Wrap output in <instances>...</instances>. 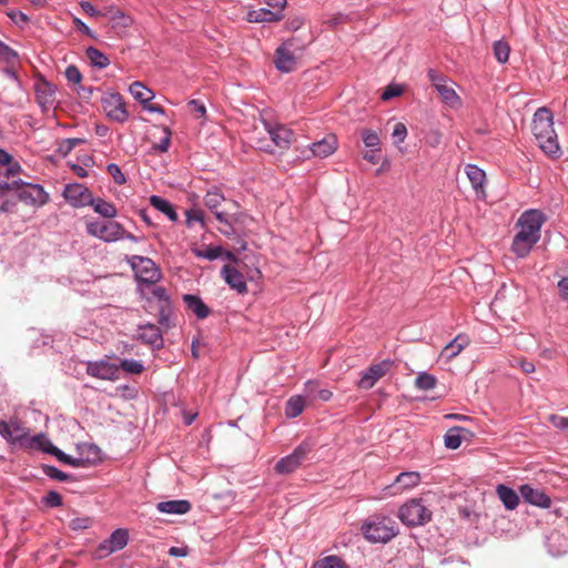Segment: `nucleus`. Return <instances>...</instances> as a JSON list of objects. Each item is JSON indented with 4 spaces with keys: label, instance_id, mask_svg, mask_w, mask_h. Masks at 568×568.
Instances as JSON below:
<instances>
[{
    "label": "nucleus",
    "instance_id": "b1692460",
    "mask_svg": "<svg viewBox=\"0 0 568 568\" xmlns=\"http://www.w3.org/2000/svg\"><path fill=\"white\" fill-rule=\"evenodd\" d=\"M183 301L187 310L194 313L197 318L204 320L209 316L210 310L199 296L185 294Z\"/></svg>",
    "mask_w": 568,
    "mask_h": 568
},
{
    "label": "nucleus",
    "instance_id": "ddd939ff",
    "mask_svg": "<svg viewBox=\"0 0 568 568\" xmlns=\"http://www.w3.org/2000/svg\"><path fill=\"white\" fill-rule=\"evenodd\" d=\"M103 109L106 115L118 122L126 121L129 113L123 98L119 93H111L103 99Z\"/></svg>",
    "mask_w": 568,
    "mask_h": 568
},
{
    "label": "nucleus",
    "instance_id": "79ce46f5",
    "mask_svg": "<svg viewBox=\"0 0 568 568\" xmlns=\"http://www.w3.org/2000/svg\"><path fill=\"white\" fill-rule=\"evenodd\" d=\"M415 385L422 390H429L436 386V378L428 373H420L416 377Z\"/></svg>",
    "mask_w": 568,
    "mask_h": 568
},
{
    "label": "nucleus",
    "instance_id": "37998d69",
    "mask_svg": "<svg viewBox=\"0 0 568 568\" xmlns=\"http://www.w3.org/2000/svg\"><path fill=\"white\" fill-rule=\"evenodd\" d=\"M49 454L55 456L60 462H63L68 465L79 467L82 465V459L72 458L71 456L64 454L55 446H50Z\"/></svg>",
    "mask_w": 568,
    "mask_h": 568
},
{
    "label": "nucleus",
    "instance_id": "ea45409f",
    "mask_svg": "<svg viewBox=\"0 0 568 568\" xmlns=\"http://www.w3.org/2000/svg\"><path fill=\"white\" fill-rule=\"evenodd\" d=\"M493 51L496 60L499 63H505L508 61L510 47L506 41L499 40L494 42Z\"/></svg>",
    "mask_w": 568,
    "mask_h": 568
},
{
    "label": "nucleus",
    "instance_id": "f03ea898",
    "mask_svg": "<svg viewBox=\"0 0 568 568\" xmlns=\"http://www.w3.org/2000/svg\"><path fill=\"white\" fill-rule=\"evenodd\" d=\"M205 206L212 211L220 223L240 221L237 202L226 199L217 187L209 190L204 196Z\"/></svg>",
    "mask_w": 568,
    "mask_h": 568
},
{
    "label": "nucleus",
    "instance_id": "5701e85b",
    "mask_svg": "<svg viewBox=\"0 0 568 568\" xmlns=\"http://www.w3.org/2000/svg\"><path fill=\"white\" fill-rule=\"evenodd\" d=\"M537 242L538 241L518 232L514 237L511 250L516 256L526 257Z\"/></svg>",
    "mask_w": 568,
    "mask_h": 568
},
{
    "label": "nucleus",
    "instance_id": "2eb2a0df",
    "mask_svg": "<svg viewBox=\"0 0 568 568\" xmlns=\"http://www.w3.org/2000/svg\"><path fill=\"white\" fill-rule=\"evenodd\" d=\"M293 41L288 40L275 51V67L283 72H291L295 69L297 57L292 51Z\"/></svg>",
    "mask_w": 568,
    "mask_h": 568
},
{
    "label": "nucleus",
    "instance_id": "39448f33",
    "mask_svg": "<svg viewBox=\"0 0 568 568\" xmlns=\"http://www.w3.org/2000/svg\"><path fill=\"white\" fill-rule=\"evenodd\" d=\"M87 233L104 242H115L123 239L124 227L115 221H89L85 224Z\"/></svg>",
    "mask_w": 568,
    "mask_h": 568
},
{
    "label": "nucleus",
    "instance_id": "8fccbe9b",
    "mask_svg": "<svg viewBox=\"0 0 568 568\" xmlns=\"http://www.w3.org/2000/svg\"><path fill=\"white\" fill-rule=\"evenodd\" d=\"M108 173L113 178L114 182L119 185H122L126 182L125 175L119 168V165L111 163L108 165Z\"/></svg>",
    "mask_w": 568,
    "mask_h": 568
},
{
    "label": "nucleus",
    "instance_id": "bf43d9fd",
    "mask_svg": "<svg viewBox=\"0 0 568 568\" xmlns=\"http://www.w3.org/2000/svg\"><path fill=\"white\" fill-rule=\"evenodd\" d=\"M44 501L50 507H59L62 505V497L57 491H49L44 497Z\"/></svg>",
    "mask_w": 568,
    "mask_h": 568
},
{
    "label": "nucleus",
    "instance_id": "3c124183",
    "mask_svg": "<svg viewBox=\"0 0 568 568\" xmlns=\"http://www.w3.org/2000/svg\"><path fill=\"white\" fill-rule=\"evenodd\" d=\"M64 74H65V78H67L69 83H72V84H80L81 83L82 74H81L80 70L75 65H69L65 69Z\"/></svg>",
    "mask_w": 568,
    "mask_h": 568
},
{
    "label": "nucleus",
    "instance_id": "58836bf2",
    "mask_svg": "<svg viewBox=\"0 0 568 568\" xmlns=\"http://www.w3.org/2000/svg\"><path fill=\"white\" fill-rule=\"evenodd\" d=\"M192 252L196 257L214 261L223 255V248L220 246H207L204 250L193 248Z\"/></svg>",
    "mask_w": 568,
    "mask_h": 568
},
{
    "label": "nucleus",
    "instance_id": "7ed1b4c3",
    "mask_svg": "<svg viewBox=\"0 0 568 568\" xmlns=\"http://www.w3.org/2000/svg\"><path fill=\"white\" fill-rule=\"evenodd\" d=\"M364 537L371 542H387L398 532L395 520L385 516H373L362 526Z\"/></svg>",
    "mask_w": 568,
    "mask_h": 568
},
{
    "label": "nucleus",
    "instance_id": "e2e57ef3",
    "mask_svg": "<svg viewBox=\"0 0 568 568\" xmlns=\"http://www.w3.org/2000/svg\"><path fill=\"white\" fill-rule=\"evenodd\" d=\"M265 3L268 9L280 13H283L287 4L286 0H265Z\"/></svg>",
    "mask_w": 568,
    "mask_h": 568
},
{
    "label": "nucleus",
    "instance_id": "393cba45",
    "mask_svg": "<svg viewBox=\"0 0 568 568\" xmlns=\"http://www.w3.org/2000/svg\"><path fill=\"white\" fill-rule=\"evenodd\" d=\"M158 510L165 514L184 515L190 511L191 504L187 500L161 501L156 506Z\"/></svg>",
    "mask_w": 568,
    "mask_h": 568
},
{
    "label": "nucleus",
    "instance_id": "9b49d317",
    "mask_svg": "<svg viewBox=\"0 0 568 568\" xmlns=\"http://www.w3.org/2000/svg\"><path fill=\"white\" fill-rule=\"evenodd\" d=\"M394 363L389 359L382 361L377 364L371 365L367 371H365L358 382V387L363 389L372 388L377 381L384 377L389 369L393 367Z\"/></svg>",
    "mask_w": 568,
    "mask_h": 568
},
{
    "label": "nucleus",
    "instance_id": "412c9836",
    "mask_svg": "<svg viewBox=\"0 0 568 568\" xmlns=\"http://www.w3.org/2000/svg\"><path fill=\"white\" fill-rule=\"evenodd\" d=\"M267 133L275 144L280 149H287L292 142L293 132L284 125L271 126L266 124Z\"/></svg>",
    "mask_w": 568,
    "mask_h": 568
},
{
    "label": "nucleus",
    "instance_id": "864d4df0",
    "mask_svg": "<svg viewBox=\"0 0 568 568\" xmlns=\"http://www.w3.org/2000/svg\"><path fill=\"white\" fill-rule=\"evenodd\" d=\"M189 111L197 119L203 118L206 113L204 104L197 100H191L187 103Z\"/></svg>",
    "mask_w": 568,
    "mask_h": 568
},
{
    "label": "nucleus",
    "instance_id": "69168bd1",
    "mask_svg": "<svg viewBox=\"0 0 568 568\" xmlns=\"http://www.w3.org/2000/svg\"><path fill=\"white\" fill-rule=\"evenodd\" d=\"M24 183L21 180H11V182H0V191L18 190Z\"/></svg>",
    "mask_w": 568,
    "mask_h": 568
},
{
    "label": "nucleus",
    "instance_id": "49530a36",
    "mask_svg": "<svg viewBox=\"0 0 568 568\" xmlns=\"http://www.w3.org/2000/svg\"><path fill=\"white\" fill-rule=\"evenodd\" d=\"M162 136L158 143L153 144V149L158 152H166L171 144V131L168 128L162 129Z\"/></svg>",
    "mask_w": 568,
    "mask_h": 568
},
{
    "label": "nucleus",
    "instance_id": "72a5a7b5",
    "mask_svg": "<svg viewBox=\"0 0 568 568\" xmlns=\"http://www.w3.org/2000/svg\"><path fill=\"white\" fill-rule=\"evenodd\" d=\"M466 432L462 427H453L445 435V446L449 449H457L463 442L462 433Z\"/></svg>",
    "mask_w": 568,
    "mask_h": 568
},
{
    "label": "nucleus",
    "instance_id": "f704fd0d",
    "mask_svg": "<svg viewBox=\"0 0 568 568\" xmlns=\"http://www.w3.org/2000/svg\"><path fill=\"white\" fill-rule=\"evenodd\" d=\"M87 58L91 64L100 69L106 68L110 63L109 58L99 49L90 47L87 49Z\"/></svg>",
    "mask_w": 568,
    "mask_h": 568
},
{
    "label": "nucleus",
    "instance_id": "1a4fd4ad",
    "mask_svg": "<svg viewBox=\"0 0 568 568\" xmlns=\"http://www.w3.org/2000/svg\"><path fill=\"white\" fill-rule=\"evenodd\" d=\"M310 452H311V446L306 443H302L294 449V452L291 455L280 459L276 463L275 470L278 474H283V475L291 474V473L295 471L303 464V462L307 458V455Z\"/></svg>",
    "mask_w": 568,
    "mask_h": 568
},
{
    "label": "nucleus",
    "instance_id": "13d9d810",
    "mask_svg": "<svg viewBox=\"0 0 568 568\" xmlns=\"http://www.w3.org/2000/svg\"><path fill=\"white\" fill-rule=\"evenodd\" d=\"M511 365L519 366L526 374L535 372V365L525 358H514Z\"/></svg>",
    "mask_w": 568,
    "mask_h": 568
},
{
    "label": "nucleus",
    "instance_id": "5fc2aeb1",
    "mask_svg": "<svg viewBox=\"0 0 568 568\" xmlns=\"http://www.w3.org/2000/svg\"><path fill=\"white\" fill-rule=\"evenodd\" d=\"M171 313L170 303L159 304V323L169 326Z\"/></svg>",
    "mask_w": 568,
    "mask_h": 568
},
{
    "label": "nucleus",
    "instance_id": "c756f323",
    "mask_svg": "<svg viewBox=\"0 0 568 568\" xmlns=\"http://www.w3.org/2000/svg\"><path fill=\"white\" fill-rule=\"evenodd\" d=\"M306 406V399L302 395L292 396L285 407V415L288 418H295L300 416Z\"/></svg>",
    "mask_w": 568,
    "mask_h": 568
},
{
    "label": "nucleus",
    "instance_id": "f3484780",
    "mask_svg": "<svg viewBox=\"0 0 568 568\" xmlns=\"http://www.w3.org/2000/svg\"><path fill=\"white\" fill-rule=\"evenodd\" d=\"M519 493L525 501L534 506L540 508H549L551 506L550 497L541 489L534 488L526 484L519 487Z\"/></svg>",
    "mask_w": 568,
    "mask_h": 568
},
{
    "label": "nucleus",
    "instance_id": "680f3d73",
    "mask_svg": "<svg viewBox=\"0 0 568 568\" xmlns=\"http://www.w3.org/2000/svg\"><path fill=\"white\" fill-rule=\"evenodd\" d=\"M186 217H187V224H191L192 221H196V222H201V223L204 222V213L200 209H192V210L187 211Z\"/></svg>",
    "mask_w": 568,
    "mask_h": 568
},
{
    "label": "nucleus",
    "instance_id": "6e6d98bb",
    "mask_svg": "<svg viewBox=\"0 0 568 568\" xmlns=\"http://www.w3.org/2000/svg\"><path fill=\"white\" fill-rule=\"evenodd\" d=\"M393 138L395 139V143H402L407 136L406 125L402 122L395 124L393 133Z\"/></svg>",
    "mask_w": 568,
    "mask_h": 568
},
{
    "label": "nucleus",
    "instance_id": "e433bc0d",
    "mask_svg": "<svg viewBox=\"0 0 568 568\" xmlns=\"http://www.w3.org/2000/svg\"><path fill=\"white\" fill-rule=\"evenodd\" d=\"M129 539V534L125 529H116L109 537V542L112 546L113 551H118L123 549Z\"/></svg>",
    "mask_w": 568,
    "mask_h": 568
},
{
    "label": "nucleus",
    "instance_id": "a211bd4d",
    "mask_svg": "<svg viewBox=\"0 0 568 568\" xmlns=\"http://www.w3.org/2000/svg\"><path fill=\"white\" fill-rule=\"evenodd\" d=\"M338 146V141L335 134H326L322 140L312 143L310 150L314 156L327 158L332 155Z\"/></svg>",
    "mask_w": 568,
    "mask_h": 568
},
{
    "label": "nucleus",
    "instance_id": "f8f14e48",
    "mask_svg": "<svg viewBox=\"0 0 568 568\" xmlns=\"http://www.w3.org/2000/svg\"><path fill=\"white\" fill-rule=\"evenodd\" d=\"M63 196L69 204L74 207L88 206L92 203V193L80 183L68 184L63 191Z\"/></svg>",
    "mask_w": 568,
    "mask_h": 568
},
{
    "label": "nucleus",
    "instance_id": "de8ad7c7",
    "mask_svg": "<svg viewBox=\"0 0 568 568\" xmlns=\"http://www.w3.org/2000/svg\"><path fill=\"white\" fill-rule=\"evenodd\" d=\"M91 525L92 519L89 517H75L69 523V527L74 531L88 529Z\"/></svg>",
    "mask_w": 568,
    "mask_h": 568
},
{
    "label": "nucleus",
    "instance_id": "7c9ffc66",
    "mask_svg": "<svg viewBox=\"0 0 568 568\" xmlns=\"http://www.w3.org/2000/svg\"><path fill=\"white\" fill-rule=\"evenodd\" d=\"M150 203L158 211L164 213L169 217L170 221L174 222L178 220V214H176L175 210L173 209L172 204L169 201H166L165 199L158 196V195H152L150 197Z\"/></svg>",
    "mask_w": 568,
    "mask_h": 568
},
{
    "label": "nucleus",
    "instance_id": "a878e982",
    "mask_svg": "<svg viewBox=\"0 0 568 568\" xmlns=\"http://www.w3.org/2000/svg\"><path fill=\"white\" fill-rule=\"evenodd\" d=\"M496 493L506 509L514 510L518 506L519 496L513 488L500 484L496 487Z\"/></svg>",
    "mask_w": 568,
    "mask_h": 568
},
{
    "label": "nucleus",
    "instance_id": "9d476101",
    "mask_svg": "<svg viewBox=\"0 0 568 568\" xmlns=\"http://www.w3.org/2000/svg\"><path fill=\"white\" fill-rule=\"evenodd\" d=\"M428 78L445 104L452 108H456L460 104V98L455 89L448 84L444 75L436 73L434 70H429Z\"/></svg>",
    "mask_w": 568,
    "mask_h": 568
},
{
    "label": "nucleus",
    "instance_id": "338daca9",
    "mask_svg": "<svg viewBox=\"0 0 568 568\" xmlns=\"http://www.w3.org/2000/svg\"><path fill=\"white\" fill-rule=\"evenodd\" d=\"M81 9L91 17H100L103 16L99 10H97L90 2L82 1L80 3Z\"/></svg>",
    "mask_w": 568,
    "mask_h": 568
},
{
    "label": "nucleus",
    "instance_id": "6e6552de",
    "mask_svg": "<svg viewBox=\"0 0 568 568\" xmlns=\"http://www.w3.org/2000/svg\"><path fill=\"white\" fill-rule=\"evenodd\" d=\"M0 435L11 444L19 443L23 446L28 439L29 429L20 419L13 417L9 420H0Z\"/></svg>",
    "mask_w": 568,
    "mask_h": 568
},
{
    "label": "nucleus",
    "instance_id": "0e129e2a",
    "mask_svg": "<svg viewBox=\"0 0 568 568\" xmlns=\"http://www.w3.org/2000/svg\"><path fill=\"white\" fill-rule=\"evenodd\" d=\"M152 294L154 297L159 300L160 304L170 303L168 292L162 286H156L153 288Z\"/></svg>",
    "mask_w": 568,
    "mask_h": 568
},
{
    "label": "nucleus",
    "instance_id": "aec40b11",
    "mask_svg": "<svg viewBox=\"0 0 568 568\" xmlns=\"http://www.w3.org/2000/svg\"><path fill=\"white\" fill-rule=\"evenodd\" d=\"M221 274L229 286L240 294L247 292V285L242 273L230 264L223 266Z\"/></svg>",
    "mask_w": 568,
    "mask_h": 568
},
{
    "label": "nucleus",
    "instance_id": "0eeeda50",
    "mask_svg": "<svg viewBox=\"0 0 568 568\" xmlns=\"http://www.w3.org/2000/svg\"><path fill=\"white\" fill-rule=\"evenodd\" d=\"M545 222L544 214L538 210H528L524 212L517 221L520 227L519 233L527 235L536 241L540 239V229Z\"/></svg>",
    "mask_w": 568,
    "mask_h": 568
},
{
    "label": "nucleus",
    "instance_id": "20e7f679",
    "mask_svg": "<svg viewBox=\"0 0 568 568\" xmlns=\"http://www.w3.org/2000/svg\"><path fill=\"white\" fill-rule=\"evenodd\" d=\"M398 517L407 526H420L432 519V511L422 499H412L399 508Z\"/></svg>",
    "mask_w": 568,
    "mask_h": 568
},
{
    "label": "nucleus",
    "instance_id": "c9c22d12",
    "mask_svg": "<svg viewBox=\"0 0 568 568\" xmlns=\"http://www.w3.org/2000/svg\"><path fill=\"white\" fill-rule=\"evenodd\" d=\"M420 481V476L416 471L402 473L396 477L395 483L403 489H409L417 486Z\"/></svg>",
    "mask_w": 568,
    "mask_h": 568
},
{
    "label": "nucleus",
    "instance_id": "052dcab7",
    "mask_svg": "<svg viewBox=\"0 0 568 568\" xmlns=\"http://www.w3.org/2000/svg\"><path fill=\"white\" fill-rule=\"evenodd\" d=\"M112 552H114L112 549V546L110 545L109 540L106 539L98 546V548L95 550V556L98 558H105L109 555H111Z\"/></svg>",
    "mask_w": 568,
    "mask_h": 568
},
{
    "label": "nucleus",
    "instance_id": "bb28decb",
    "mask_svg": "<svg viewBox=\"0 0 568 568\" xmlns=\"http://www.w3.org/2000/svg\"><path fill=\"white\" fill-rule=\"evenodd\" d=\"M140 329V338L142 342L153 346L162 345V334L156 325L148 324L142 326Z\"/></svg>",
    "mask_w": 568,
    "mask_h": 568
},
{
    "label": "nucleus",
    "instance_id": "4d7b16f0",
    "mask_svg": "<svg viewBox=\"0 0 568 568\" xmlns=\"http://www.w3.org/2000/svg\"><path fill=\"white\" fill-rule=\"evenodd\" d=\"M318 383L315 382V381H308L306 384H305V396L311 400H315L316 399V394L318 392Z\"/></svg>",
    "mask_w": 568,
    "mask_h": 568
},
{
    "label": "nucleus",
    "instance_id": "774afa93",
    "mask_svg": "<svg viewBox=\"0 0 568 568\" xmlns=\"http://www.w3.org/2000/svg\"><path fill=\"white\" fill-rule=\"evenodd\" d=\"M559 294L564 300H568V277H564L558 282Z\"/></svg>",
    "mask_w": 568,
    "mask_h": 568
},
{
    "label": "nucleus",
    "instance_id": "423d86ee",
    "mask_svg": "<svg viewBox=\"0 0 568 568\" xmlns=\"http://www.w3.org/2000/svg\"><path fill=\"white\" fill-rule=\"evenodd\" d=\"M128 261L139 282L154 284L161 278V272L151 258L133 255Z\"/></svg>",
    "mask_w": 568,
    "mask_h": 568
},
{
    "label": "nucleus",
    "instance_id": "f257e3e1",
    "mask_svg": "<svg viewBox=\"0 0 568 568\" xmlns=\"http://www.w3.org/2000/svg\"><path fill=\"white\" fill-rule=\"evenodd\" d=\"M532 134L540 149L551 158H559L561 151L554 129V116L547 108H539L532 119Z\"/></svg>",
    "mask_w": 568,
    "mask_h": 568
},
{
    "label": "nucleus",
    "instance_id": "2f4dec72",
    "mask_svg": "<svg viewBox=\"0 0 568 568\" xmlns=\"http://www.w3.org/2000/svg\"><path fill=\"white\" fill-rule=\"evenodd\" d=\"M89 205L93 207L94 212L106 219H112L118 213L116 207L103 199H94L92 196V203Z\"/></svg>",
    "mask_w": 568,
    "mask_h": 568
},
{
    "label": "nucleus",
    "instance_id": "4be33fe9",
    "mask_svg": "<svg viewBox=\"0 0 568 568\" xmlns=\"http://www.w3.org/2000/svg\"><path fill=\"white\" fill-rule=\"evenodd\" d=\"M284 18L283 13L275 12L268 8H260L247 12L248 22H277Z\"/></svg>",
    "mask_w": 568,
    "mask_h": 568
},
{
    "label": "nucleus",
    "instance_id": "4c0bfd02",
    "mask_svg": "<svg viewBox=\"0 0 568 568\" xmlns=\"http://www.w3.org/2000/svg\"><path fill=\"white\" fill-rule=\"evenodd\" d=\"M50 446H53L52 443L43 434H39L33 437L28 436V439L23 445V447L28 448L38 447L45 453H49Z\"/></svg>",
    "mask_w": 568,
    "mask_h": 568
},
{
    "label": "nucleus",
    "instance_id": "473e14b6",
    "mask_svg": "<svg viewBox=\"0 0 568 568\" xmlns=\"http://www.w3.org/2000/svg\"><path fill=\"white\" fill-rule=\"evenodd\" d=\"M129 91L135 100L140 101L143 104L151 101L154 97L153 92L150 89L145 88L143 83L139 81L133 82L130 85Z\"/></svg>",
    "mask_w": 568,
    "mask_h": 568
},
{
    "label": "nucleus",
    "instance_id": "6ab92c4d",
    "mask_svg": "<svg viewBox=\"0 0 568 568\" xmlns=\"http://www.w3.org/2000/svg\"><path fill=\"white\" fill-rule=\"evenodd\" d=\"M465 173L475 190L476 194L480 199L486 197L485 191V182H486V173L484 170L474 164H467L465 166Z\"/></svg>",
    "mask_w": 568,
    "mask_h": 568
},
{
    "label": "nucleus",
    "instance_id": "603ef678",
    "mask_svg": "<svg viewBox=\"0 0 568 568\" xmlns=\"http://www.w3.org/2000/svg\"><path fill=\"white\" fill-rule=\"evenodd\" d=\"M404 88L399 84H389L382 94L384 101L402 95Z\"/></svg>",
    "mask_w": 568,
    "mask_h": 568
},
{
    "label": "nucleus",
    "instance_id": "a18cd8bd",
    "mask_svg": "<svg viewBox=\"0 0 568 568\" xmlns=\"http://www.w3.org/2000/svg\"><path fill=\"white\" fill-rule=\"evenodd\" d=\"M362 139L367 148H376L381 143L378 134L371 129L362 130Z\"/></svg>",
    "mask_w": 568,
    "mask_h": 568
},
{
    "label": "nucleus",
    "instance_id": "dca6fc26",
    "mask_svg": "<svg viewBox=\"0 0 568 568\" xmlns=\"http://www.w3.org/2000/svg\"><path fill=\"white\" fill-rule=\"evenodd\" d=\"M87 373L95 378L114 381L118 378L119 366L106 361L89 362Z\"/></svg>",
    "mask_w": 568,
    "mask_h": 568
},
{
    "label": "nucleus",
    "instance_id": "c85d7f7f",
    "mask_svg": "<svg viewBox=\"0 0 568 568\" xmlns=\"http://www.w3.org/2000/svg\"><path fill=\"white\" fill-rule=\"evenodd\" d=\"M469 344V339L465 335H458L454 341L448 343L442 352V355L445 356L448 361L456 357L467 345Z\"/></svg>",
    "mask_w": 568,
    "mask_h": 568
},
{
    "label": "nucleus",
    "instance_id": "a19ab883",
    "mask_svg": "<svg viewBox=\"0 0 568 568\" xmlns=\"http://www.w3.org/2000/svg\"><path fill=\"white\" fill-rule=\"evenodd\" d=\"M312 568H346L345 562L337 556H327L317 560Z\"/></svg>",
    "mask_w": 568,
    "mask_h": 568
},
{
    "label": "nucleus",
    "instance_id": "09e8293b",
    "mask_svg": "<svg viewBox=\"0 0 568 568\" xmlns=\"http://www.w3.org/2000/svg\"><path fill=\"white\" fill-rule=\"evenodd\" d=\"M43 473L52 478V479H55V480H59V481H65L69 479V475L61 471L60 469H58L57 467L54 466H49V465H45L43 466Z\"/></svg>",
    "mask_w": 568,
    "mask_h": 568
},
{
    "label": "nucleus",
    "instance_id": "c03bdc74",
    "mask_svg": "<svg viewBox=\"0 0 568 568\" xmlns=\"http://www.w3.org/2000/svg\"><path fill=\"white\" fill-rule=\"evenodd\" d=\"M119 367L130 374H141L144 371L143 364L135 359H123Z\"/></svg>",
    "mask_w": 568,
    "mask_h": 568
},
{
    "label": "nucleus",
    "instance_id": "cd10ccee",
    "mask_svg": "<svg viewBox=\"0 0 568 568\" xmlns=\"http://www.w3.org/2000/svg\"><path fill=\"white\" fill-rule=\"evenodd\" d=\"M0 164L6 166L3 175L7 179L17 180L16 176L21 172V166L13 158L3 149H0Z\"/></svg>",
    "mask_w": 568,
    "mask_h": 568
},
{
    "label": "nucleus",
    "instance_id": "4468645a",
    "mask_svg": "<svg viewBox=\"0 0 568 568\" xmlns=\"http://www.w3.org/2000/svg\"><path fill=\"white\" fill-rule=\"evenodd\" d=\"M34 92L37 102L44 111L51 109L57 102L55 87L44 79L36 81Z\"/></svg>",
    "mask_w": 568,
    "mask_h": 568
}]
</instances>
